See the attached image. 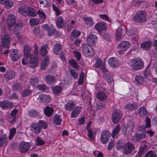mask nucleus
Segmentation results:
<instances>
[{"label": "nucleus", "instance_id": "79ce46f5", "mask_svg": "<svg viewBox=\"0 0 157 157\" xmlns=\"http://www.w3.org/2000/svg\"><path fill=\"white\" fill-rule=\"evenodd\" d=\"M28 114L31 117H35L39 116V113L35 109H32L28 112Z\"/></svg>", "mask_w": 157, "mask_h": 157}, {"label": "nucleus", "instance_id": "b1692460", "mask_svg": "<svg viewBox=\"0 0 157 157\" xmlns=\"http://www.w3.org/2000/svg\"><path fill=\"white\" fill-rule=\"evenodd\" d=\"M152 45V42L150 40H147L142 43L140 45V48L143 49L147 51L149 49Z\"/></svg>", "mask_w": 157, "mask_h": 157}, {"label": "nucleus", "instance_id": "6e6552de", "mask_svg": "<svg viewBox=\"0 0 157 157\" xmlns=\"http://www.w3.org/2000/svg\"><path fill=\"white\" fill-rule=\"evenodd\" d=\"M20 56L21 53L17 49H13L11 51L10 57L12 61L14 62L17 61L18 60Z\"/></svg>", "mask_w": 157, "mask_h": 157}, {"label": "nucleus", "instance_id": "7c9ffc66", "mask_svg": "<svg viewBox=\"0 0 157 157\" xmlns=\"http://www.w3.org/2000/svg\"><path fill=\"white\" fill-rule=\"evenodd\" d=\"M62 49V47L61 44L56 43L55 44L53 47V52L56 55H58L61 52Z\"/></svg>", "mask_w": 157, "mask_h": 157}, {"label": "nucleus", "instance_id": "4d7b16f0", "mask_svg": "<svg viewBox=\"0 0 157 157\" xmlns=\"http://www.w3.org/2000/svg\"><path fill=\"white\" fill-rule=\"evenodd\" d=\"M32 91L28 89H25L23 90L21 94V95L23 97L28 96L31 94Z\"/></svg>", "mask_w": 157, "mask_h": 157}, {"label": "nucleus", "instance_id": "1a4fd4ad", "mask_svg": "<svg viewBox=\"0 0 157 157\" xmlns=\"http://www.w3.org/2000/svg\"><path fill=\"white\" fill-rule=\"evenodd\" d=\"M110 133L109 131L105 130L101 133L100 137V140L103 144L107 143L110 136Z\"/></svg>", "mask_w": 157, "mask_h": 157}, {"label": "nucleus", "instance_id": "c85d7f7f", "mask_svg": "<svg viewBox=\"0 0 157 157\" xmlns=\"http://www.w3.org/2000/svg\"><path fill=\"white\" fill-rule=\"evenodd\" d=\"M75 106V104L73 101H68L64 106V108L66 111H71L72 110Z\"/></svg>", "mask_w": 157, "mask_h": 157}, {"label": "nucleus", "instance_id": "338daca9", "mask_svg": "<svg viewBox=\"0 0 157 157\" xmlns=\"http://www.w3.org/2000/svg\"><path fill=\"white\" fill-rule=\"evenodd\" d=\"M147 112L144 107H141L140 108L139 113L140 115L143 116L144 115L147 114Z\"/></svg>", "mask_w": 157, "mask_h": 157}, {"label": "nucleus", "instance_id": "603ef678", "mask_svg": "<svg viewBox=\"0 0 157 157\" xmlns=\"http://www.w3.org/2000/svg\"><path fill=\"white\" fill-rule=\"evenodd\" d=\"M47 32L49 36H51L54 34H56L57 33V30L52 26L48 29Z\"/></svg>", "mask_w": 157, "mask_h": 157}, {"label": "nucleus", "instance_id": "412c9836", "mask_svg": "<svg viewBox=\"0 0 157 157\" xmlns=\"http://www.w3.org/2000/svg\"><path fill=\"white\" fill-rule=\"evenodd\" d=\"M146 137L145 133L135 134L132 137V140L136 142H139L143 139H144Z\"/></svg>", "mask_w": 157, "mask_h": 157}, {"label": "nucleus", "instance_id": "2f4dec72", "mask_svg": "<svg viewBox=\"0 0 157 157\" xmlns=\"http://www.w3.org/2000/svg\"><path fill=\"white\" fill-rule=\"evenodd\" d=\"M52 89L55 95H59L61 92L62 88L61 85H59L52 87Z\"/></svg>", "mask_w": 157, "mask_h": 157}, {"label": "nucleus", "instance_id": "052dcab7", "mask_svg": "<svg viewBox=\"0 0 157 157\" xmlns=\"http://www.w3.org/2000/svg\"><path fill=\"white\" fill-rule=\"evenodd\" d=\"M102 64V60L100 59H96L94 67L97 68H99L101 66Z\"/></svg>", "mask_w": 157, "mask_h": 157}, {"label": "nucleus", "instance_id": "423d86ee", "mask_svg": "<svg viewBox=\"0 0 157 157\" xmlns=\"http://www.w3.org/2000/svg\"><path fill=\"white\" fill-rule=\"evenodd\" d=\"M122 116V113L120 110H115L113 113L112 117V121L114 124L118 122L121 120Z\"/></svg>", "mask_w": 157, "mask_h": 157}, {"label": "nucleus", "instance_id": "a18cd8bd", "mask_svg": "<svg viewBox=\"0 0 157 157\" xmlns=\"http://www.w3.org/2000/svg\"><path fill=\"white\" fill-rule=\"evenodd\" d=\"M120 127L119 125H117L114 128L113 130L112 133V136L113 138L115 137V136L117 135L120 130Z\"/></svg>", "mask_w": 157, "mask_h": 157}, {"label": "nucleus", "instance_id": "49530a36", "mask_svg": "<svg viewBox=\"0 0 157 157\" xmlns=\"http://www.w3.org/2000/svg\"><path fill=\"white\" fill-rule=\"evenodd\" d=\"M48 46L47 44L42 45L41 46L40 53L42 56H45L48 52L47 49Z\"/></svg>", "mask_w": 157, "mask_h": 157}, {"label": "nucleus", "instance_id": "cd10ccee", "mask_svg": "<svg viewBox=\"0 0 157 157\" xmlns=\"http://www.w3.org/2000/svg\"><path fill=\"white\" fill-rule=\"evenodd\" d=\"M134 81L135 84L137 85H142L145 82L144 77L140 75L136 76Z\"/></svg>", "mask_w": 157, "mask_h": 157}, {"label": "nucleus", "instance_id": "6ab92c4d", "mask_svg": "<svg viewBox=\"0 0 157 157\" xmlns=\"http://www.w3.org/2000/svg\"><path fill=\"white\" fill-rule=\"evenodd\" d=\"M95 27L99 32L105 30L107 28L105 23L104 22L98 23L95 25Z\"/></svg>", "mask_w": 157, "mask_h": 157}, {"label": "nucleus", "instance_id": "ea45409f", "mask_svg": "<svg viewBox=\"0 0 157 157\" xmlns=\"http://www.w3.org/2000/svg\"><path fill=\"white\" fill-rule=\"evenodd\" d=\"M49 63V57L46 56L41 65V68L44 70L46 68Z\"/></svg>", "mask_w": 157, "mask_h": 157}, {"label": "nucleus", "instance_id": "6e6d98bb", "mask_svg": "<svg viewBox=\"0 0 157 157\" xmlns=\"http://www.w3.org/2000/svg\"><path fill=\"white\" fill-rule=\"evenodd\" d=\"M39 78L37 77L31 78L30 79V83L33 86L37 84L39 82Z\"/></svg>", "mask_w": 157, "mask_h": 157}, {"label": "nucleus", "instance_id": "37998d69", "mask_svg": "<svg viewBox=\"0 0 157 157\" xmlns=\"http://www.w3.org/2000/svg\"><path fill=\"white\" fill-rule=\"evenodd\" d=\"M85 21L86 24L88 25L90 27L92 26L94 23L93 22V20L90 17H86L83 18Z\"/></svg>", "mask_w": 157, "mask_h": 157}, {"label": "nucleus", "instance_id": "20e7f679", "mask_svg": "<svg viewBox=\"0 0 157 157\" xmlns=\"http://www.w3.org/2000/svg\"><path fill=\"white\" fill-rule=\"evenodd\" d=\"M130 46V43L128 41H122L118 47V52L120 54H122Z\"/></svg>", "mask_w": 157, "mask_h": 157}, {"label": "nucleus", "instance_id": "e433bc0d", "mask_svg": "<svg viewBox=\"0 0 157 157\" xmlns=\"http://www.w3.org/2000/svg\"><path fill=\"white\" fill-rule=\"evenodd\" d=\"M27 16L35 17L37 15V13L31 7L28 6Z\"/></svg>", "mask_w": 157, "mask_h": 157}, {"label": "nucleus", "instance_id": "4c0bfd02", "mask_svg": "<svg viewBox=\"0 0 157 157\" xmlns=\"http://www.w3.org/2000/svg\"><path fill=\"white\" fill-rule=\"evenodd\" d=\"M27 9L28 6H21L19 8L18 11L22 15L27 16Z\"/></svg>", "mask_w": 157, "mask_h": 157}, {"label": "nucleus", "instance_id": "0eeeda50", "mask_svg": "<svg viewBox=\"0 0 157 157\" xmlns=\"http://www.w3.org/2000/svg\"><path fill=\"white\" fill-rule=\"evenodd\" d=\"M31 144L29 143L21 142L19 144L18 148L20 152L25 153L29 151Z\"/></svg>", "mask_w": 157, "mask_h": 157}, {"label": "nucleus", "instance_id": "a878e982", "mask_svg": "<svg viewBox=\"0 0 157 157\" xmlns=\"http://www.w3.org/2000/svg\"><path fill=\"white\" fill-rule=\"evenodd\" d=\"M44 114L47 116L50 117L53 114L54 109L52 107L47 106L44 109Z\"/></svg>", "mask_w": 157, "mask_h": 157}, {"label": "nucleus", "instance_id": "c9c22d12", "mask_svg": "<svg viewBox=\"0 0 157 157\" xmlns=\"http://www.w3.org/2000/svg\"><path fill=\"white\" fill-rule=\"evenodd\" d=\"M96 96L98 99L101 101L105 100L107 97L104 92L101 91H98L97 94Z\"/></svg>", "mask_w": 157, "mask_h": 157}, {"label": "nucleus", "instance_id": "72a5a7b5", "mask_svg": "<svg viewBox=\"0 0 157 157\" xmlns=\"http://www.w3.org/2000/svg\"><path fill=\"white\" fill-rule=\"evenodd\" d=\"M31 48L28 46L25 45L24 48V53L25 57L29 58L31 56Z\"/></svg>", "mask_w": 157, "mask_h": 157}, {"label": "nucleus", "instance_id": "f03ea898", "mask_svg": "<svg viewBox=\"0 0 157 157\" xmlns=\"http://www.w3.org/2000/svg\"><path fill=\"white\" fill-rule=\"evenodd\" d=\"M131 66L134 70H140L144 67V62L140 58L134 59L131 61Z\"/></svg>", "mask_w": 157, "mask_h": 157}, {"label": "nucleus", "instance_id": "a19ab883", "mask_svg": "<svg viewBox=\"0 0 157 157\" xmlns=\"http://www.w3.org/2000/svg\"><path fill=\"white\" fill-rule=\"evenodd\" d=\"M0 3L4 5L7 8H10L13 5V3L11 2L9 0H0Z\"/></svg>", "mask_w": 157, "mask_h": 157}, {"label": "nucleus", "instance_id": "8fccbe9b", "mask_svg": "<svg viewBox=\"0 0 157 157\" xmlns=\"http://www.w3.org/2000/svg\"><path fill=\"white\" fill-rule=\"evenodd\" d=\"M68 63L71 66L75 69H78V65L76 60L72 59L68 61Z\"/></svg>", "mask_w": 157, "mask_h": 157}, {"label": "nucleus", "instance_id": "bb28decb", "mask_svg": "<svg viewBox=\"0 0 157 157\" xmlns=\"http://www.w3.org/2000/svg\"><path fill=\"white\" fill-rule=\"evenodd\" d=\"M81 111V108L80 107H76L71 113V118H75L80 113Z\"/></svg>", "mask_w": 157, "mask_h": 157}, {"label": "nucleus", "instance_id": "3c124183", "mask_svg": "<svg viewBox=\"0 0 157 157\" xmlns=\"http://www.w3.org/2000/svg\"><path fill=\"white\" fill-rule=\"evenodd\" d=\"M134 127V122L133 121H130L127 123V131H132Z\"/></svg>", "mask_w": 157, "mask_h": 157}, {"label": "nucleus", "instance_id": "5fc2aeb1", "mask_svg": "<svg viewBox=\"0 0 157 157\" xmlns=\"http://www.w3.org/2000/svg\"><path fill=\"white\" fill-rule=\"evenodd\" d=\"M16 128H12L10 129V132L9 136V140H11L14 137L16 133Z\"/></svg>", "mask_w": 157, "mask_h": 157}, {"label": "nucleus", "instance_id": "9b49d317", "mask_svg": "<svg viewBox=\"0 0 157 157\" xmlns=\"http://www.w3.org/2000/svg\"><path fill=\"white\" fill-rule=\"evenodd\" d=\"M18 112V109L16 108L11 111L10 114L7 117V120L10 122L13 123L16 121L17 119L16 115Z\"/></svg>", "mask_w": 157, "mask_h": 157}, {"label": "nucleus", "instance_id": "f704fd0d", "mask_svg": "<svg viewBox=\"0 0 157 157\" xmlns=\"http://www.w3.org/2000/svg\"><path fill=\"white\" fill-rule=\"evenodd\" d=\"M56 24L57 27L59 28H62L64 26V20L61 16H59L57 18Z\"/></svg>", "mask_w": 157, "mask_h": 157}, {"label": "nucleus", "instance_id": "473e14b6", "mask_svg": "<svg viewBox=\"0 0 157 157\" xmlns=\"http://www.w3.org/2000/svg\"><path fill=\"white\" fill-rule=\"evenodd\" d=\"M8 141L7 136L6 134L0 136V147L6 144Z\"/></svg>", "mask_w": 157, "mask_h": 157}, {"label": "nucleus", "instance_id": "9d476101", "mask_svg": "<svg viewBox=\"0 0 157 157\" xmlns=\"http://www.w3.org/2000/svg\"><path fill=\"white\" fill-rule=\"evenodd\" d=\"M37 100L40 102L46 104L50 101L51 98L49 95L42 94L39 95Z\"/></svg>", "mask_w": 157, "mask_h": 157}, {"label": "nucleus", "instance_id": "09e8293b", "mask_svg": "<svg viewBox=\"0 0 157 157\" xmlns=\"http://www.w3.org/2000/svg\"><path fill=\"white\" fill-rule=\"evenodd\" d=\"M36 88L41 91H45L48 89V87L44 84L38 85L36 86Z\"/></svg>", "mask_w": 157, "mask_h": 157}, {"label": "nucleus", "instance_id": "de8ad7c7", "mask_svg": "<svg viewBox=\"0 0 157 157\" xmlns=\"http://www.w3.org/2000/svg\"><path fill=\"white\" fill-rule=\"evenodd\" d=\"M33 33L35 35L39 38H40L42 37V35L41 32L40 31L39 27H36L33 30Z\"/></svg>", "mask_w": 157, "mask_h": 157}, {"label": "nucleus", "instance_id": "774afa93", "mask_svg": "<svg viewBox=\"0 0 157 157\" xmlns=\"http://www.w3.org/2000/svg\"><path fill=\"white\" fill-rule=\"evenodd\" d=\"M103 78L107 80L108 82H111L113 80L112 76L107 74H104L103 75Z\"/></svg>", "mask_w": 157, "mask_h": 157}, {"label": "nucleus", "instance_id": "39448f33", "mask_svg": "<svg viewBox=\"0 0 157 157\" xmlns=\"http://www.w3.org/2000/svg\"><path fill=\"white\" fill-rule=\"evenodd\" d=\"M123 153L125 155L131 154L135 149V146L131 142L128 141L125 143L123 147Z\"/></svg>", "mask_w": 157, "mask_h": 157}, {"label": "nucleus", "instance_id": "e2e57ef3", "mask_svg": "<svg viewBox=\"0 0 157 157\" xmlns=\"http://www.w3.org/2000/svg\"><path fill=\"white\" fill-rule=\"evenodd\" d=\"M81 32L80 31L74 30L72 32L71 35L74 38H77L79 36Z\"/></svg>", "mask_w": 157, "mask_h": 157}, {"label": "nucleus", "instance_id": "c756f323", "mask_svg": "<svg viewBox=\"0 0 157 157\" xmlns=\"http://www.w3.org/2000/svg\"><path fill=\"white\" fill-rule=\"evenodd\" d=\"M62 119L60 115L55 114L53 118V122L56 125H59L62 121Z\"/></svg>", "mask_w": 157, "mask_h": 157}, {"label": "nucleus", "instance_id": "5701e85b", "mask_svg": "<svg viewBox=\"0 0 157 157\" xmlns=\"http://www.w3.org/2000/svg\"><path fill=\"white\" fill-rule=\"evenodd\" d=\"M139 107V104L136 102H133L132 103L128 104L125 106L126 109L129 111H132L136 109Z\"/></svg>", "mask_w": 157, "mask_h": 157}, {"label": "nucleus", "instance_id": "4be33fe9", "mask_svg": "<svg viewBox=\"0 0 157 157\" xmlns=\"http://www.w3.org/2000/svg\"><path fill=\"white\" fill-rule=\"evenodd\" d=\"M22 27L21 24L19 23L16 24L13 29V33L17 36L18 39H20L21 36L19 35V30L21 29Z\"/></svg>", "mask_w": 157, "mask_h": 157}, {"label": "nucleus", "instance_id": "f257e3e1", "mask_svg": "<svg viewBox=\"0 0 157 157\" xmlns=\"http://www.w3.org/2000/svg\"><path fill=\"white\" fill-rule=\"evenodd\" d=\"M147 13L144 10H140L136 13L133 17V20L137 23L143 22L146 19Z\"/></svg>", "mask_w": 157, "mask_h": 157}, {"label": "nucleus", "instance_id": "13d9d810", "mask_svg": "<svg viewBox=\"0 0 157 157\" xmlns=\"http://www.w3.org/2000/svg\"><path fill=\"white\" fill-rule=\"evenodd\" d=\"M136 31L137 29L136 28H132L127 31V33L128 35H132L135 34Z\"/></svg>", "mask_w": 157, "mask_h": 157}, {"label": "nucleus", "instance_id": "aec40b11", "mask_svg": "<svg viewBox=\"0 0 157 157\" xmlns=\"http://www.w3.org/2000/svg\"><path fill=\"white\" fill-rule=\"evenodd\" d=\"M16 21L14 15L10 14L8 16L7 20V23L9 28L12 27L15 23Z\"/></svg>", "mask_w": 157, "mask_h": 157}, {"label": "nucleus", "instance_id": "4468645a", "mask_svg": "<svg viewBox=\"0 0 157 157\" xmlns=\"http://www.w3.org/2000/svg\"><path fill=\"white\" fill-rule=\"evenodd\" d=\"M97 39L96 35L90 33L86 40L89 44L94 46L95 45Z\"/></svg>", "mask_w": 157, "mask_h": 157}, {"label": "nucleus", "instance_id": "69168bd1", "mask_svg": "<svg viewBox=\"0 0 157 157\" xmlns=\"http://www.w3.org/2000/svg\"><path fill=\"white\" fill-rule=\"evenodd\" d=\"M105 107V104L103 102H98L96 104V109L97 110L103 109Z\"/></svg>", "mask_w": 157, "mask_h": 157}, {"label": "nucleus", "instance_id": "ddd939ff", "mask_svg": "<svg viewBox=\"0 0 157 157\" xmlns=\"http://www.w3.org/2000/svg\"><path fill=\"white\" fill-rule=\"evenodd\" d=\"M13 106V103L9 101L5 100L0 101V107L3 109H8Z\"/></svg>", "mask_w": 157, "mask_h": 157}, {"label": "nucleus", "instance_id": "58836bf2", "mask_svg": "<svg viewBox=\"0 0 157 157\" xmlns=\"http://www.w3.org/2000/svg\"><path fill=\"white\" fill-rule=\"evenodd\" d=\"M146 124L145 126L142 125L140 126L139 128V129L141 131H144L145 127L149 128L151 126V120L148 117H147L146 119Z\"/></svg>", "mask_w": 157, "mask_h": 157}, {"label": "nucleus", "instance_id": "f3484780", "mask_svg": "<svg viewBox=\"0 0 157 157\" xmlns=\"http://www.w3.org/2000/svg\"><path fill=\"white\" fill-rule=\"evenodd\" d=\"M108 63L110 67L114 68L117 67L119 64V60L117 58L114 57L109 58L108 60Z\"/></svg>", "mask_w": 157, "mask_h": 157}, {"label": "nucleus", "instance_id": "dca6fc26", "mask_svg": "<svg viewBox=\"0 0 157 157\" xmlns=\"http://www.w3.org/2000/svg\"><path fill=\"white\" fill-rule=\"evenodd\" d=\"M30 130L35 134H38L41 131V129L36 123H32L30 126Z\"/></svg>", "mask_w": 157, "mask_h": 157}, {"label": "nucleus", "instance_id": "7ed1b4c3", "mask_svg": "<svg viewBox=\"0 0 157 157\" xmlns=\"http://www.w3.org/2000/svg\"><path fill=\"white\" fill-rule=\"evenodd\" d=\"M82 47V52L86 57H90L94 55L93 50L89 44H84Z\"/></svg>", "mask_w": 157, "mask_h": 157}, {"label": "nucleus", "instance_id": "864d4df0", "mask_svg": "<svg viewBox=\"0 0 157 157\" xmlns=\"http://www.w3.org/2000/svg\"><path fill=\"white\" fill-rule=\"evenodd\" d=\"M37 124H38L39 126L41 128L45 129L47 127V123L43 120H40Z\"/></svg>", "mask_w": 157, "mask_h": 157}, {"label": "nucleus", "instance_id": "f8f14e48", "mask_svg": "<svg viewBox=\"0 0 157 157\" xmlns=\"http://www.w3.org/2000/svg\"><path fill=\"white\" fill-rule=\"evenodd\" d=\"M38 61V57L36 56L32 55L29 59V67L32 68H34L36 67Z\"/></svg>", "mask_w": 157, "mask_h": 157}, {"label": "nucleus", "instance_id": "2eb2a0df", "mask_svg": "<svg viewBox=\"0 0 157 157\" xmlns=\"http://www.w3.org/2000/svg\"><path fill=\"white\" fill-rule=\"evenodd\" d=\"M10 39L9 35H5L2 38V46L5 48H9L10 43Z\"/></svg>", "mask_w": 157, "mask_h": 157}, {"label": "nucleus", "instance_id": "393cba45", "mask_svg": "<svg viewBox=\"0 0 157 157\" xmlns=\"http://www.w3.org/2000/svg\"><path fill=\"white\" fill-rule=\"evenodd\" d=\"M15 76L14 72L12 70L7 71L4 76L5 79L7 81L12 79Z\"/></svg>", "mask_w": 157, "mask_h": 157}, {"label": "nucleus", "instance_id": "c03bdc74", "mask_svg": "<svg viewBox=\"0 0 157 157\" xmlns=\"http://www.w3.org/2000/svg\"><path fill=\"white\" fill-rule=\"evenodd\" d=\"M122 34V29L121 28H118L116 30V39L119 40L121 39V36Z\"/></svg>", "mask_w": 157, "mask_h": 157}, {"label": "nucleus", "instance_id": "0e129e2a", "mask_svg": "<svg viewBox=\"0 0 157 157\" xmlns=\"http://www.w3.org/2000/svg\"><path fill=\"white\" fill-rule=\"evenodd\" d=\"M88 131V136L92 140H93L94 139L93 132L91 129L88 128V127L87 128Z\"/></svg>", "mask_w": 157, "mask_h": 157}, {"label": "nucleus", "instance_id": "680f3d73", "mask_svg": "<svg viewBox=\"0 0 157 157\" xmlns=\"http://www.w3.org/2000/svg\"><path fill=\"white\" fill-rule=\"evenodd\" d=\"M84 74L83 72H81L80 75L79 79L78 81V84L79 85H82L84 83Z\"/></svg>", "mask_w": 157, "mask_h": 157}, {"label": "nucleus", "instance_id": "bf43d9fd", "mask_svg": "<svg viewBox=\"0 0 157 157\" xmlns=\"http://www.w3.org/2000/svg\"><path fill=\"white\" fill-rule=\"evenodd\" d=\"M36 141L37 143V145L38 146L44 145L45 143V141L39 136L36 138Z\"/></svg>", "mask_w": 157, "mask_h": 157}, {"label": "nucleus", "instance_id": "a211bd4d", "mask_svg": "<svg viewBox=\"0 0 157 157\" xmlns=\"http://www.w3.org/2000/svg\"><path fill=\"white\" fill-rule=\"evenodd\" d=\"M44 79L47 84L50 85H53L56 83V81L55 77L51 75H48L46 76Z\"/></svg>", "mask_w": 157, "mask_h": 157}]
</instances>
